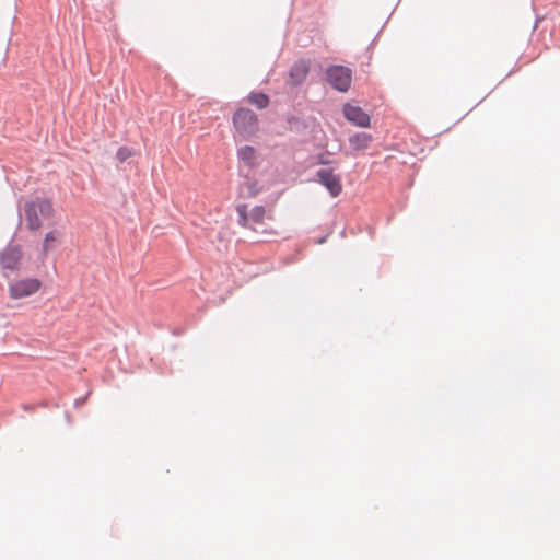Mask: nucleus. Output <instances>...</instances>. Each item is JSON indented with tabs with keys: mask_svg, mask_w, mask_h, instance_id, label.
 Wrapping results in <instances>:
<instances>
[{
	"mask_svg": "<svg viewBox=\"0 0 560 560\" xmlns=\"http://www.w3.org/2000/svg\"><path fill=\"white\" fill-rule=\"evenodd\" d=\"M238 214V223L243 228L253 230L254 232L267 233L269 230L268 221L272 220V215L267 212L265 207L255 206L250 210L246 205H238L236 207Z\"/></svg>",
	"mask_w": 560,
	"mask_h": 560,
	"instance_id": "obj_1",
	"label": "nucleus"
},
{
	"mask_svg": "<svg viewBox=\"0 0 560 560\" xmlns=\"http://www.w3.org/2000/svg\"><path fill=\"white\" fill-rule=\"evenodd\" d=\"M27 226L31 231H38L44 221L51 218L52 205L48 199L35 198L27 202L24 208Z\"/></svg>",
	"mask_w": 560,
	"mask_h": 560,
	"instance_id": "obj_2",
	"label": "nucleus"
},
{
	"mask_svg": "<svg viewBox=\"0 0 560 560\" xmlns=\"http://www.w3.org/2000/svg\"><path fill=\"white\" fill-rule=\"evenodd\" d=\"M42 288V281L34 277L14 278L8 282V293L12 300H22L36 294Z\"/></svg>",
	"mask_w": 560,
	"mask_h": 560,
	"instance_id": "obj_3",
	"label": "nucleus"
},
{
	"mask_svg": "<svg viewBox=\"0 0 560 560\" xmlns=\"http://www.w3.org/2000/svg\"><path fill=\"white\" fill-rule=\"evenodd\" d=\"M233 125L242 137L253 136L258 129V119L248 108H240L233 116Z\"/></svg>",
	"mask_w": 560,
	"mask_h": 560,
	"instance_id": "obj_4",
	"label": "nucleus"
},
{
	"mask_svg": "<svg viewBox=\"0 0 560 560\" xmlns=\"http://www.w3.org/2000/svg\"><path fill=\"white\" fill-rule=\"evenodd\" d=\"M328 83L340 92H347L351 85L352 72L343 66H331L326 70Z\"/></svg>",
	"mask_w": 560,
	"mask_h": 560,
	"instance_id": "obj_5",
	"label": "nucleus"
},
{
	"mask_svg": "<svg viewBox=\"0 0 560 560\" xmlns=\"http://www.w3.org/2000/svg\"><path fill=\"white\" fill-rule=\"evenodd\" d=\"M23 252L19 246H8L0 253V266L2 275L8 277V271L20 269Z\"/></svg>",
	"mask_w": 560,
	"mask_h": 560,
	"instance_id": "obj_6",
	"label": "nucleus"
},
{
	"mask_svg": "<svg viewBox=\"0 0 560 560\" xmlns=\"http://www.w3.org/2000/svg\"><path fill=\"white\" fill-rule=\"evenodd\" d=\"M317 180L324 185L332 197L340 195L342 190L341 178L332 168H320L316 173Z\"/></svg>",
	"mask_w": 560,
	"mask_h": 560,
	"instance_id": "obj_7",
	"label": "nucleus"
},
{
	"mask_svg": "<svg viewBox=\"0 0 560 560\" xmlns=\"http://www.w3.org/2000/svg\"><path fill=\"white\" fill-rule=\"evenodd\" d=\"M342 112L346 119L351 124L361 128L370 127L371 117L361 107L347 103L343 105Z\"/></svg>",
	"mask_w": 560,
	"mask_h": 560,
	"instance_id": "obj_8",
	"label": "nucleus"
},
{
	"mask_svg": "<svg viewBox=\"0 0 560 560\" xmlns=\"http://www.w3.org/2000/svg\"><path fill=\"white\" fill-rule=\"evenodd\" d=\"M308 71H310V65L307 61L300 60V61L295 62L290 70L289 83L294 86L301 84L306 79Z\"/></svg>",
	"mask_w": 560,
	"mask_h": 560,
	"instance_id": "obj_9",
	"label": "nucleus"
},
{
	"mask_svg": "<svg viewBox=\"0 0 560 560\" xmlns=\"http://www.w3.org/2000/svg\"><path fill=\"white\" fill-rule=\"evenodd\" d=\"M371 142L372 136L368 132H357L349 138V144L355 151L368 149Z\"/></svg>",
	"mask_w": 560,
	"mask_h": 560,
	"instance_id": "obj_10",
	"label": "nucleus"
},
{
	"mask_svg": "<svg viewBox=\"0 0 560 560\" xmlns=\"http://www.w3.org/2000/svg\"><path fill=\"white\" fill-rule=\"evenodd\" d=\"M62 233L59 230H51L45 234L43 241V254L47 255L55 248L57 244L61 242Z\"/></svg>",
	"mask_w": 560,
	"mask_h": 560,
	"instance_id": "obj_11",
	"label": "nucleus"
},
{
	"mask_svg": "<svg viewBox=\"0 0 560 560\" xmlns=\"http://www.w3.org/2000/svg\"><path fill=\"white\" fill-rule=\"evenodd\" d=\"M237 155L242 162L247 166H255L257 164V152L250 145H244L237 151Z\"/></svg>",
	"mask_w": 560,
	"mask_h": 560,
	"instance_id": "obj_12",
	"label": "nucleus"
},
{
	"mask_svg": "<svg viewBox=\"0 0 560 560\" xmlns=\"http://www.w3.org/2000/svg\"><path fill=\"white\" fill-rule=\"evenodd\" d=\"M248 101L259 109L266 108L269 105V97L261 92L252 93L248 96Z\"/></svg>",
	"mask_w": 560,
	"mask_h": 560,
	"instance_id": "obj_13",
	"label": "nucleus"
},
{
	"mask_svg": "<svg viewBox=\"0 0 560 560\" xmlns=\"http://www.w3.org/2000/svg\"><path fill=\"white\" fill-rule=\"evenodd\" d=\"M133 155V152L130 148L121 147L118 149L116 158L119 162H125L127 159Z\"/></svg>",
	"mask_w": 560,
	"mask_h": 560,
	"instance_id": "obj_14",
	"label": "nucleus"
}]
</instances>
